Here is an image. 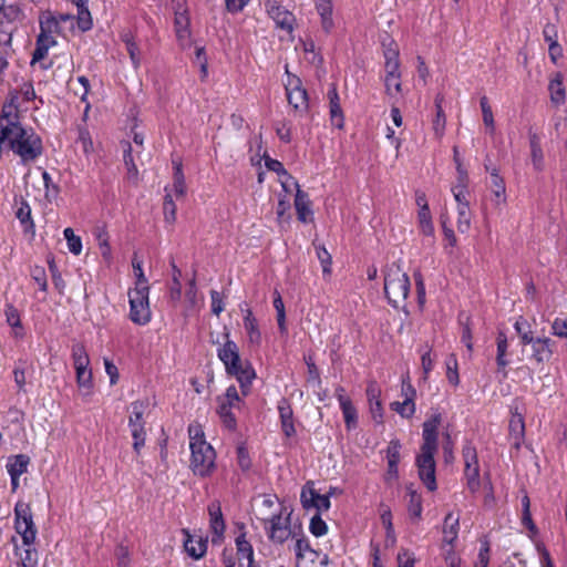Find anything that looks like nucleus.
<instances>
[{
  "mask_svg": "<svg viewBox=\"0 0 567 567\" xmlns=\"http://www.w3.org/2000/svg\"><path fill=\"white\" fill-rule=\"evenodd\" d=\"M442 423V414L433 413L424 423L421 452L416 457L419 476L431 492L436 489L435 461L434 455L437 451V431Z\"/></svg>",
  "mask_w": 567,
  "mask_h": 567,
  "instance_id": "nucleus-1",
  "label": "nucleus"
},
{
  "mask_svg": "<svg viewBox=\"0 0 567 567\" xmlns=\"http://www.w3.org/2000/svg\"><path fill=\"white\" fill-rule=\"evenodd\" d=\"M14 516L16 530L22 538V546L16 545V555L19 557V564L22 567H37L39 557L33 545L38 530L30 505L24 502H18L14 507Z\"/></svg>",
  "mask_w": 567,
  "mask_h": 567,
  "instance_id": "nucleus-2",
  "label": "nucleus"
},
{
  "mask_svg": "<svg viewBox=\"0 0 567 567\" xmlns=\"http://www.w3.org/2000/svg\"><path fill=\"white\" fill-rule=\"evenodd\" d=\"M189 447L192 452L190 468L195 475L207 476L215 468L216 453L213 446L206 442L200 424H192L188 427Z\"/></svg>",
  "mask_w": 567,
  "mask_h": 567,
  "instance_id": "nucleus-3",
  "label": "nucleus"
},
{
  "mask_svg": "<svg viewBox=\"0 0 567 567\" xmlns=\"http://www.w3.org/2000/svg\"><path fill=\"white\" fill-rule=\"evenodd\" d=\"M4 137L11 151L23 164L34 162L42 154V141L31 128L13 127Z\"/></svg>",
  "mask_w": 567,
  "mask_h": 567,
  "instance_id": "nucleus-4",
  "label": "nucleus"
},
{
  "mask_svg": "<svg viewBox=\"0 0 567 567\" xmlns=\"http://www.w3.org/2000/svg\"><path fill=\"white\" fill-rule=\"evenodd\" d=\"M410 291V279L399 267L389 268L384 278V292L394 307H400L408 298Z\"/></svg>",
  "mask_w": 567,
  "mask_h": 567,
  "instance_id": "nucleus-5",
  "label": "nucleus"
},
{
  "mask_svg": "<svg viewBox=\"0 0 567 567\" xmlns=\"http://www.w3.org/2000/svg\"><path fill=\"white\" fill-rule=\"evenodd\" d=\"M384 87L390 99L398 100L402 95V82L400 72L399 51L396 48H389L384 51Z\"/></svg>",
  "mask_w": 567,
  "mask_h": 567,
  "instance_id": "nucleus-6",
  "label": "nucleus"
},
{
  "mask_svg": "<svg viewBox=\"0 0 567 567\" xmlns=\"http://www.w3.org/2000/svg\"><path fill=\"white\" fill-rule=\"evenodd\" d=\"M148 293L150 288H133L128 291L130 319L136 324L143 326L151 321Z\"/></svg>",
  "mask_w": 567,
  "mask_h": 567,
  "instance_id": "nucleus-7",
  "label": "nucleus"
},
{
  "mask_svg": "<svg viewBox=\"0 0 567 567\" xmlns=\"http://www.w3.org/2000/svg\"><path fill=\"white\" fill-rule=\"evenodd\" d=\"M148 406L147 401H135L130 406L128 426L133 436V449L138 454L145 444L143 415Z\"/></svg>",
  "mask_w": 567,
  "mask_h": 567,
  "instance_id": "nucleus-8",
  "label": "nucleus"
},
{
  "mask_svg": "<svg viewBox=\"0 0 567 567\" xmlns=\"http://www.w3.org/2000/svg\"><path fill=\"white\" fill-rule=\"evenodd\" d=\"M241 404L240 396L236 386L230 385L226 393L218 398V414L223 423L228 429H234L236 425L235 416L231 413L233 409H239Z\"/></svg>",
  "mask_w": 567,
  "mask_h": 567,
  "instance_id": "nucleus-9",
  "label": "nucleus"
},
{
  "mask_svg": "<svg viewBox=\"0 0 567 567\" xmlns=\"http://www.w3.org/2000/svg\"><path fill=\"white\" fill-rule=\"evenodd\" d=\"M252 511L256 519L267 525L270 518H275L278 514H284L286 507L278 502L277 496L262 495L255 501Z\"/></svg>",
  "mask_w": 567,
  "mask_h": 567,
  "instance_id": "nucleus-10",
  "label": "nucleus"
},
{
  "mask_svg": "<svg viewBox=\"0 0 567 567\" xmlns=\"http://www.w3.org/2000/svg\"><path fill=\"white\" fill-rule=\"evenodd\" d=\"M269 539L274 543L282 544L291 535L290 513L278 514L275 518H270L265 525Z\"/></svg>",
  "mask_w": 567,
  "mask_h": 567,
  "instance_id": "nucleus-11",
  "label": "nucleus"
},
{
  "mask_svg": "<svg viewBox=\"0 0 567 567\" xmlns=\"http://www.w3.org/2000/svg\"><path fill=\"white\" fill-rule=\"evenodd\" d=\"M18 99V93L12 92L2 105L0 132L3 134L13 130V127L22 126L19 122Z\"/></svg>",
  "mask_w": 567,
  "mask_h": 567,
  "instance_id": "nucleus-12",
  "label": "nucleus"
},
{
  "mask_svg": "<svg viewBox=\"0 0 567 567\" xmlns=\"http://www.w3.org/2000/svg\"><path fill=\"white\" fill-rule=\"evenodd\" d=\"M227 373L236 377L237 381L240 384V391L243 396L248 395L250 390V384L256 377V373L251 365L247 362L241 361L240 357L238 361L234 363H228L225 365Z\"/></svg>",
  "mask_w": 567,
  "mask_h": 567,
  "instance_id": "nucleus-13",
  "label": "nucleus"
},
{
  "mask_svg": "<svg viewBox=\"0 0 567 567\" xmlns=\"http://www.w3.org/2000/svg\"><path fill=\"white\" fill-rule=\"evenodd\" d=\"M300 501L306 509L316 508L318 512H326L330 508L329 495L319 494L312 482H308L302 487Z\"/></svg>",
  "mask_w": 567,
  "mask_h": 567,
  "instance_id": "nucleus-14",
  "label": "nucleus"
},
{
  "mask_svg": "<svg viewBox=\"0 0 567 567\" xmlns=\"http://www.w3.org/2000/svg\"><path fill=\"white\" fill-rule=\"evenodd\" d=\"M463 456L465 462V477L467 481V487L472 493H476L480 487V468L476 452L473 447L466 446L463 450Z\"/></svg>",
  "mask_w": 567,
  "mask_h": 567,
  "instance_id": "nucleus-15",
  "label": "nucleus"
},
{
  "mask_svg": "<svg viewBox=\"0 0 567 567\" xmlns=\"http://www.w3.org/2000/svg\"><path fill=\"white\" fill-rule=\"evenodd\" d=\"M528 145H529V159L533 168L536 172H542L545 168V155L542 147L540 135L533 128L528 130Z\"/></svg>",
  "mask_w": 567,
  "mask_h": 567,
  "instance_id": "nucleus-16",
  "label": "nucleus"
},
{
  "mask_svg": "<svg viewBox=\"0 0 567 567\" xmlns=\"http://www.w3.org/2000/svg\"><path fill=\"white\" fill-rule=\"evenodd\" d=\"M267 11L277 27L287 31L292 30L295 18L288 10L272 2L268 4Z\"/></svg>",
  "mask_w": 567,
  "mask_h": 567,
  "instance_id": "nucleus-17",
  "label": "nucleus"
},
{
  "mask_svg": "<svg viewBox=\"0 0 567 567\" xmlns=\"http://www.w3.org/2000/svg\"><path fill=\"white\" fill-rule=\"evenodd\" d=\"M41 32L39 35H44L50 40H55L54 34L62 32L60 20L50 11L42 12L39 18Z\"/></svg>",
  "mask_w": 567,
  "mask_h": 567,
  "instance_id": "nucleus-18",
  "label": "nucleus"
},
{
  "mask_svg": "<svg viewBox=\"0 0 567 567\" xmlns=\"http://www.w3.org/2000/svg\"><path fill=\"white\" fill-rule=\"evenodd\" d=\"M509 436L516 449H519L525 436V422L522 413L518 412L517 408L512 410V419L509 421Z\"/></svg>",
  "mask_w": 567,
  "mask_h": 567,
  "instance_id": "nucleus-19",
  "label": "nucleus"
},
{
  "mask_svg": "<svg viewBox=\"0 0 567 567\" xmlns=\"http://www.w3.org/2000/svg\"><path fill=\"white\" fill-rule=\"evenodd\" d=\"M295 208L298 216V219L301 223H311L313 217V213L311 209V202L306 192L298 189V193L295 196Z\"/></svg>",
  "mask_w": 567,
  "mask_h": 567,
  "instance_id": "nucleus-20",
  "label": "nucleus"
},
{
  "mask_svg": "<svg viewBox=\"0 0 567 567\" xmlns=\"http://www.w3.org/2000/svg\"><path fill=\"white\" fill-rule=\"evenodd\" d=\"M491 188L493 193V202L496 207L505 206L507 203L506 186L503 177L499 176L496 168L491 171Z\"/></svg>",
  "mask_w": 567,
  "mask_h": 567,
  "instance_id": "nucleus-21",
  "label": "nucleus"
},
{
  "mask_svg": "<svg viewBox=\"0 0 567 567\" xmlns=\"http://www.w3.org/2000/svg\"><path fill=\"white\" fill-rule=\"evenodd\" d=\"M238 567H260L254 561V550L251 545L246 540L245 536L236 539Z\"/></svg>",
  "mask_w": 567,
  "mask_h": 567,
  "instance_id": "nucleus-22",
  "label": "nucleus"
},
{
  "mask_svg": "<svg viewBox=\"0 0 567 567\" xmlns=\"http://www.w3.org/2000/svg\"><path fill=\"white\" fill-rule=\"evenodd\" d=\"M281 429L287 437H291L296 434V427L293 423V411L290 404L286 400H281L278 405Z\"/></svg>",
  "mask_w": 567,
  "mask_h": 567,
  "instance_id": "nucleus-23",
  "label": "nucleus"
},
{
  "mask_svg": "<svg viewBox=\"0 0 567 567\" xmlns=\"http://www.w3.org/2000/svg\"><path fill=\"white\" fill-rule=\"evenodd\" d=\"M208 514L210 517V529L214 534L213 543H216L225 532V523L223 519L220 505L213 503L208 506Z\"/></svg>",
  "mask_w": 567,
  "mask_h": 567,
  "instance_id": "nucleus-24",
  "label": "nucleus"
},
{
  "mask_svg": "<svg viewBox=\"0 0 567 567\" xmlns=\"http://www.w3.org/2000/svg\"><path fill=\"white\" fill-rule=\"evenodd\" d=\"M548 91L550 95V101L556 106H559L565 103L566 92L563 85V74L557 72L553 75L548 84Z\"/></svg>",
  "mask_w": 567,
  "mask_h": 567,
  "instance_id": "nucleus-25",
  "label": "nucleus"
},
{
  "mask_svg": "<svg viewBox=\"0 0 567 567\" xmlns=\"http://www.w3.org/2000/svg\"><path fill=\"white\" fill-rule=\"evenodd\" d=\"M532 358L537 363H543L549 361L551 357V348H550V339L548 338H538L532 344Z\"/></svg>",
  "mask_w": 567,
  "mask_h": 567,
  "instance_id": "nucleus-26",
  "label": "nucleus"
},
{
  "mask_svg": "<svg viewBox=\"0 0 567 567\" xmlns=\"http://www.w3.org/2000/svg\"><path fill=\"white\" fill-rule=\"evenodd\" d=\"M239 357L240 355H239L237 344L229 339V333L226 331L225 332V342L220 348H218V358L226 365L228 363L231 364L235 361H238Z\"/></svg>",
  "mask_w": 567,
  "mask_h": 567,
  "instance_id": "nucleus-27",
  "label": "nucleus"
},
{
  "mask_svg": "<svg viewBox=\"0 0 567 567\" xmlns=\"http://www.w3.org/2000/svg\"><path fill=\"white\" fill-rule=\"evenodd\" d=\"M460 527V517L458 515H454L453 513H449L445 516L444 525H443V540L452 545L458 535Z\"/></svg>",
  "mask_w": 567,
  "mask_h": 567,
  "instance_id": "nucleus-28",
  "label": "nucleus"
},
{
  "mask_svg": "<svg viewBox=\"0 0 567 567\" xmlns=\"http://www.w3.org/2000/svg\"><path fill=\"white\" fill-rule=\"evenodd\" d=\"M185 535H186V539H185L184 547H185V550L187 551V554L195 559L203 557L207 549L206 540H204L202 538L195 539L186 530H185Z\"/></svg>",
  "mask_w": 567,
  "mask_h": 567,
  "instance_id": "nucleus-29",
  "label": "nucleus"
},
{
  "mask_svg": "<svg viewBox=\"0 0 567 567\" xmlns=\"http://www.w3.org/2000/svg\"><path fill=\"white\" fill-rule=\"evenodd\" d=\"M244 327L247 332L249 343L259 346L261 342V333L259 331L257 320L249 309L244 318Z\"/></svg>",
  "mask_w": 567,
  "mask_h": 567,
  "instance_id": "nucleus-30",
  "label": "nucleus"
},
{
  "mask_svg": "<svg viewBox=\"0 0 567 567\" xmlns=\"http://www.w3.org/2000/svg\"><path fill=\"white\" fill-rule=\"evenodd\" d=\"M30 463V457L24 454H18L9 457L7 463V471L10 476H21L27 472L28 465Z\"/></svg>",
  "mask_w": 567,
  "mask_h": 567,
  "instance_id": "nucleus-31",
  "label": "nucleus"
},
{
  "mask_svg": "<svg viewBox=\"0 0 567 567\" xmlns=\"http://www.w3.org/2000/svg\"><path fill=\"white\" fill-rule=\"evenodd\" d=\"M317 11L321 18V25L326 32H330L333 28L332 4L330 0H318Z\"/></svg>",
  "mask_w": 567,
  "mask_h": 567,
  "instance_id": "nucleus-32",
  "label": "nucleus"
},
{
  "mask_svg": "<svg viewBox=\"0 0 567 567\" xmlns=\"http://www.w3.org/2000/svg\"><path fill=\"white\" fill-rule=\"evenodd\" d=\"M408 511L413 518L420 519L422 515V497L412 487H408Z\"/></svg>",
  "mask_w": 567,
  "mask_h": 567,
  "instance_id": "nucleus-33",
  "label": "nucleus"
},
{
  "mask_svg": "<svg viewBox=\"0 0 567 567\" xmlns=\"http://www.w3.org/2000/svg\"><path fill=\"white\" fill-rule=\"evenodd\" d=\"M296 555L298 558V563H297L298 567H300V565L303 560L309 559V560L313 561L315 558L319 556L318 553H316L315 550H312L309 547L308 542L305 539H297Z\"/></svg>",
  "mask_w": 567,
  "mask_h": 567,
  "instance_id": "nucleus-34",
  "label": "nucleus"
},
{
  "mask_svg": "<svg viewBox=\"0 0 567 567\" xmlns=\"http://www.w3.org/2000/svg\"><path fill=\"white\" fill-rule=\"evenodd\" d=\"M480 105H481V110H482L483 123H484L485 127L487 128V131L491 134H494L495 122H494L493 110L488 102V99L486 96H482L480 100Z\"/></svg>",
  "mask_w": 567,
  "mask_h": 567,
  "instance_id": "nucleus-35",
  "label": "nucleus"
},
{
  "mask_svg": "<svg viewBox=\"0 0 567 567\" xmlns=\"http://www.w3.org/2000/svg\"><path fill=\"white\" fill-rule=\"evenodd\" d=\"M56 44L55 40H50L44 35H39L37 40V48L33 52L32 64L44 59L49 49Z\"/></svg>",
  "mask_w": 567,
  "mask_h": 567,
  "instance_id": "nucleus-36",
  "label": "nucleus"
},
{
  "mask_svg": "<svg viewBox=\"0 0 567 567\" xmlns=\"http://www.w3.org/2000/svg\"><path fill=\"white\" fill-rule=\"evenodd\" d=\"M287 99L296 111L303 112L308 109V95L306 90H297L296 92L287 93Z\"/></svg>",
  "mask_w": 567,
  "mask_h": 567,
  "instance_id": "nucleus-37",
  "label": "nucleus"
},
{
  "mask_svg": "<svg viewBox=\"0 0 567 567\" xmlns=\"http://www.w3.org/2000/svg\"><path fill=\"white\" fill-rule=\"evenodd\" d=\"M188 24V17L184 12L175 13L176 35L181 42L187 41L189 39Z\"/></svg>",
  "mask_w": 567,
  "mask_h": 567,
  "instance_id": "nucleus-38",
  "label": "nucleus"
},
{
  "mask_svg": "<svg viewBox=\"0 0 567 567\" xmlns=\"http://www.w3.org/2000/svg\"><path fill=\"white\" fill-rule=\"evenodd\" d=\"M17 218L24 225L25 231L34 233V224L31 218V208L24 200L21 202L16 213Z\"/></svg>",
  "mask_w": 567,
  "mask_h": 567,
  "instance_id": "nucleus-39",
  "label": "nucleus"
},
{
  "mask_svg": "<svg viewBox=\"0 0 567 567\" xmlns=\"http://www.w3.org/2000/svg\"><path fill=\"white\" fill-rule=\"evenodd\" d=\"M457 210V219L456 227L457 230L462 234H466L471 228L472 214L470 207H465L463 204L462 207H456Z\"/></svg>",
  "mask_w": 567,
  "mask_h": 567,
  "instance_id": "nucleus-40",
  "label": "nucleus"
},
{
  "mask_svg": "<svg viewBox=\"0 0 567 567\" xmlns=\"http://www.w3.org/2000/svg\"><path fill=\"white\" fill-rule=\"evenodd\" d=\"M417 220H419L420 229L424 235H426V236L433 235L434 226L432 223V216H431V212H430L429 207L419 208Z\"/></svg>",
  "mask_w": 567,
  "mask_h": 567,
  "instance_id": "nucleus-41",
  "label": "nucleus"
},
{
  "mask_svg": "<svg viewBox=\"0 0 567 567\" xmlns=\"http://www.w3.org/2000/svg\"><path fill=\"white\" fill-rule=\"evenodd\" d=\"M171 266H172L173 285L171 287L169 295H171V299L174 302H177V301H179L181 296H182V285H181L182 271L174 262H172Z\"/></svg>",
  "mask_w": 567,
  "mask_h": 567,
  "instance_id": "nucleus-42",
  "label": "nucleus"
},
{
  "mask_svg": "<svg viewBox=\"0 0 567 567\" xmlns=\"http://www.w3.org/2000/svg\"><path fill=\"white\" fill-rule=\"evenodd\" d=\"M445 125H446V117H445L444 111L442 109V105L437 104V112H436L435 118L433 120V123H432L433 134L436 140H439V141L442 140L444 132H445Z\"/></svg>",
  "mask_w": 567,
  "mask_h": 567,
  "instance_id": "nucleus-43",
  "label": "nucleus"
},
{
  "mask_svg": "<svg viewBox=\"0 0 567 567\" xmlns=\"http://www.w3.org/2000/svg\"><path fill=\"white\" fill-rule=\"evenodd\" d=\"M64 238L68 243V248L70 252L78 256L82 251V240L79 236L74 234V230L70 227L65 228L63 231Z\"/></svg>",
  "mask_w": 567,
  "mask_h": 567,
  "instance_id": "nucleus-44",
  "label": "nucleus"
},
{
  "mask_svg": "<svg viewBox=\"0 0 567 567\" xmlns=\"http://www.w3.org/2000/svg\"><path fill=\"white\" fill-rule=\"evenodd\" d=\"M507 338L503 332H499L497 336V355L496 361L499 369H504L507 365V360L505 359L507 353Z\"/></svg>",
  "mask_w": 567,
  "mask_h": 567,
  "instance_id": "nucleus-45",
  "label": "nucleus"
},
{
  "mask_svg": "<svg viewBox=\"0 0 567 567\" xmlns=\"http://www.w3.org/2000/svg\"><path fill=\"white\" fill-rule=\"evenodd\" d=\"M95 238L97 240L101 254L105 259L111 257V247L109 244V235L104 227H100L95 230Z\"/></svg>",
  "mask_w": 567,
  "mask_h": 567,
  "instance_id": "nucleus-46",
  "label": "nucleus"
},
{
  "mask_svg": "<svg viewBox=\"0 0 567 567\" xmlns=\"http://www.w3.org/2000/svg\"><path fill=\"white\" fill-rule=\"evenodd\" d=\"M391 408L403 417H411L415 412L414 401L410 399H404L403 402H393Z\"/></svg>",
  "mask_w": 567,
  "mask_h": 567,
  "instance_id": "nucleus-47",
  "label": "nucleus"
},
{
  "mask_svg": "<svg viewBox=\"0 0 567 567\" xmlns=\"http://www.w3.org/2000/svg\"><path fill=\"white\" fill-rule=\"evenodd\" d=\"M76 382L85 395L91 394L93 388L92 371L76 372Z\"/></svg>",
  "mask_w": 567,
  "mask_h": 567,
  "instance_id": "nucleus-48",
  "label": "nucleus"
},
{
  "mask_svg": "<svg viewBox=\"0 0 567 567\" xmlns=\"http://www.w3.org/2000/svg\"><path fill=\"white\" fill-rule=\"evenodd\" d=\"M290 209L289 199L286 196L280 197L278 206H277V219L281 227L289 224L290 215H288V210Z\"/></svg>",
  "mask_w": 567,
  "mask_h": 567,
  "instance_id": "nucleus-49",
  "label": "nucleus"
},
{
  "mask_svg": "<svg viewBox=\"0 0 567 567\" xmlns=\"http://www.w3.org/2000/svg\"><path fill=\"white\" fill-rule=\"evenodd\" d=\"M446 378L452 385H458L460 377L457 372V360L454 354H452L446 361Z\"/></svg>",
  "mask_w": 567,
  "mask_h": 567,
  "instance_id": "nucleus-50",
  "label": "nucleus"
},
{
  "mask_svg": "<svg viewBox=\"0 0 567 567\" xmlns=\"http://www.w3.org/2000/svg\"><path fill=\"white\" fill-rule=\"evenodd\" d=\"M174 174V193L177 198L184 197L186 192L185 179L181 164H176Z\"/></svg>",
  "mask_w": 567,
  "mask_h": 567,
  "instance_id": "nucleus-51",
  "label": "nucleus"
},
{
  "mask_svg": "<svg viewBox=\"0 0 567 567\" xmlns=\"http://www.w3.org/2000/svg\"><path fill=\"white\" fill-rule=\"evenodd\" d=\"M186 300L189 309H195L199 305L197 297V287L195 276L188 281V289L186 290Z\"/></svg>",
  "mask_w": 567,
  "mask_h": 567,
  "instance_id": "nucleus-52",
  "label": "nucleus"
},
{
  "mask_svg": "<svg viewBox=\"0 0 567 567\" xmlns=\"http://www.w3.org/2000/svg\"><path fill=\"white\" fill-rule=\"evenodd\" d=\"M317 257L322 266L323 274L329 276L331 274V264H332L331 255L328 252V250L324 247L318 246L317 247Z\"/></svg>",
  "mask_w": 567,
  "mask_h": 567,
  "instance_id": "nucleus-53",
  "label": "nucleus"
},
{
  "mask_svg": "<svg viewBox=\"0 0 567 567\" xmlns=\"http://www.w3.org/2000/svg\"><path fill=\"white\" fill-rule=\"evenodd\" d=\"M132 264H133L134 275L136 278L134 288H142V289L150 288L148 280L144 275L141 261L137 260L136 258H134Z\"/></svg>",
  "mask_w": 567,
  "mask_h": 567,
  "instance_id": "nucleus-54",
  "label": "nucleus"
},
{
  "mask_svg": "<svg viewBox=\"0 0 567 567\" xmlns=\"http://www.w3.org/2000/svg\"><path fill=\"white\" fill-rule=\"evenodd\" d=\"M401 444L398 440H392L386 449L388 465L398 464L400 461Z\"/></svg>",
  "mask_w": 567,
  "mask_h": 567,
  "instance_id": "nucleus-55",
  "label": "nucleus"
},
{
  "mask_svg": "<svg viewBox=\"0 0 567 567\" xmlns=\"http://www.w3.org/2000/svg\"><path fill=\"white\" fill-rule=\"evenodd\" d=\"M341 410H342V413H343V417H344V422H346L347 427L348 429L354 427L355 424H357V419H358L355 408L350 402L348 404L342 405Z\"/></svg>",
  "mask_w": 567,
  "mask_h": 567,
  "instance_id": "nucleus-56",
  "label": "nucleus"
},
{
  "mask_svg": "<svg viewBox=\"0 0 567 567\" xmlns=\"http://www.w3.org/2000/svg\"><path fill=\"white\" fill-rule=\"evenodd\" d=\"M306 363L308 367V379H307L308 383L311 384L312 386L320 388L321 379H320L319 371H318L316 364L313 363V361L310 357L308 359H306Z\"/></svg>",
  "mask_w": 567,
  "mask_h": 567,
  "instance_id": "nucleus-57",
  "label": "nucleus"
},
{
  "mask_svg": "<svg viewBox=\"0 0 567 567\" xmlns=\"http://www.w3.org/2000/svg\"><path fill=\"white\" fill-rule=\"evenodd\" d=\"M285 71L287 75V80L285 82L287 93L296 92L297 90H305L302 87L301 80L297 75L290 73L288 65L285 66Z\"/></svg>",
  "mask_w": 567,
  "mask_h": 567,
  "instance_id": "nucleus-58",
  "label": "nucleus"
},
{
  "mask_svg": "<svg viewBox=\"0 0 567 567\" xmlns=\"http://www.w3.org/2000/svg\"><path fill=\"white\" fill-rule=\"evenodd\" d=\"M164 218L167 223L173 224L176 220V206L172 199V195L167 194L164 200Z\"/></svg>",
  "mask_w": 567,
  "mask_h": 567,
  "instance_id": "nucleus-59",
  "label": "nucleus"
},
{
  "mask_svg": "<svg viewBox=\"0 0 567 567\" xmlns=\"http://www.w3.org/2000/svg\"><path fill=\"white\" fill-rule=\"evenodd\" d=\"M279 182H280L281 187L286 194H290L293 190L297 194L298 189H300L298 182L288 173L285 174L284 176L279 177Z\"/></svg>",
  "mask_w": 567,
  "mask_h": 567,
  "instance_id": "nucleus-60",
  "label": "nucleus"
},
{
  "mask_svg": "<svg viewBox=\"0 0 567 567\" xmlns=\"http://www.w3.org/2000/svg\"><path fill=\"white\" fill-rule=\"evenodd\" d=\"M330 118L333 126L339 130L344 127V116L341 105H334L330 107Z\"/></svg>",
  "mask_w": 567,
  "mask_h": 567,
  "instance_id": "nucleus-61",
  "label": "nucleus"
},
{
  "mask_svg": "<svg viewBox=\"0 0 567 567\" xmlns=\"http://www.w3.org/2000/svg\"><path fill=\"white\" fill-rule=\"evenodd\" d=\"M489 563V543L484 539L480 549L477 561L474 567H488Z\"/></svg>",
  "mask_w": 567,
  "mask_h": 567,
  "instance_id": "nucleus-62",
  "label": "nucleus"
},
{
  "mask_svg": "<svg viewBox=\"0 0 567 567\" xmlns=\"http://www.w3.org/2000/svg\"><path fill=\"white\" fill-rule=\"evenodd\" d=\"M31 276L33 280L39 285L40 289L45 291L48 288V282L44 268L35 266L31 271Z\"/></svg>",
  "mask_w": 567,
  "mask_h": 567,
  "instance_id": "nucleus-63",
  "label": "nucleus"
},
{
  "mask_svg": "<svg viewBox=\"0 0 567 567\" xmlns=\"http://www.w3.org/2000/svg\"><path fill=\"white\" fill-rule=\"evenodd\" d=\"M398 567H414L415 558L414 555L406 550L402 549L396 557Z\"/></svg>",
  "mask_w": 567,
  "mask_h": 567,
  "instance_id": "nucleus-64",
  "label": "nucleus"
}]
</instances>
